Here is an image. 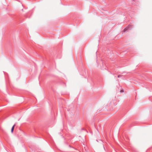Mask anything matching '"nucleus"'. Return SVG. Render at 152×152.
I'll list each match as a JSON object with an SVG mask.
<instances>
[{"instance_id":"39448f33","label":"nucleus","mask_w":152,"mask_h":152,"mask_svg":"<svg viewBox=\"0 0 152 152\" xmlns=\"http://www.w3.org/2000/svg\"><path fill=\"white\" fill-rule=\"evenodd\" d=\"M120 92L121 93L124 92V90H120Z\"/></svg>"},{"instance_id":"0eeeda50","label":"nucleus","mask_w":152,"mask_h":152,"mask_svg":"<svg viewBox=\"0 0 152 152\" xmlns=\"http://www.w3.org/2000/svg\"><path fill=\"white\" fill-rule=\"evenodd\" d=\"M4 72V74H5V72Z\"/></svg>"},{"instance_id":"f257e3e1","label":"nucleus","mask_w":152,"mask_h":152,"mask_svg":"<svg viewBox=\"0 0 152 152\" xmlns=\"http://www.w3.org/2000/svg\"><path fill=\"white\" fill-rule=\"evenodd\" d=\"M133 26L132 24H129L128 26V27L125 28H133Z\"/></svg>"},{"instance_id":"423d86ee","label":"nucleus","mask_w":152,"mask_h":152,"mask_svg":"<svg viewBox=\"0 0 152 152\" xmlns=\"http://www.w3.org/2000/svg\"><path fill=\"white\" fill-rule=\"evenodd\" d=\"M121 76H122V75H118V77H121Z\"/></svg>"},{"instance_id":"f03ea898","label":"nucleus","mask_w":152,"mask_h":152,"mask_svg":"<svg viewBox=\"0 0 152 152\" xmlns=\"http://www.w3.org/2000/svg\"><path fill=\"white\" fill-rule=\"evenodd\" d=\"M15 125V124L14 125L12 126V128L11 130V132L12 133L13 132V130H14V128Z\"/></svg>"},{"instance_id":"7ed1b4c3","label":"nucleus","mask_w":152,"mask_h":152,"mask_svg":"<svg viewBox=\"0 0 152 152\" xmlns=\"http://www.w3.org/2000/svg\"><path fill=\"white\" fill-rule=\"evenodd\" d=\"M128 29H124L122 31V33H123V32H127Z\"/></svg>"},{"instance_id":"20e7f679","label":"nucleus","mask_w":152,"mask_h":152,"mask_svg":"<svg viewBox=\"0 0 152 152\" xmlns=\"http://www.w3.org/2000/svg\"><path fill=\"white\" fill-rule=\"evenodd\" d=\"M131 3L133 4H134V2L135 1V0H131Z\"/></svg>"}]
</instances>
